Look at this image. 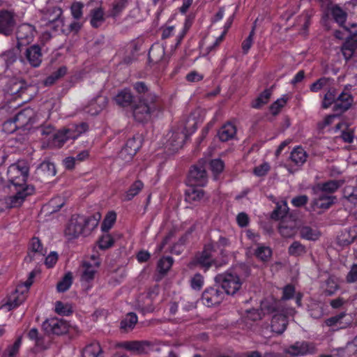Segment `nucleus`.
I'll return each instance as SVG.
<instances>
[{
  "label": "nucleus",
  "instance_id": "1",
  "mask_svg": "<svg viewBox=\"0 0 357 357\" xmlns=\"http://www.w3.org/2000/svg\"><path fill=\"white\" fill-rule=\"evenodd\" d=\"M261 311L264 314H273L271 327L272 331L277 334H281L286 330L289 317L295 313L294 309L284 307L281 301L273 298H267L261 301Z\"/></svg>",
  "mask_w": 357,
  "mask_h": 357
},
{
  "label": "nucleus",
  "instance_id": "2",
  "mask_svg": "<svg viewBox=\"0 0 357 357\" xmlns=\"http://www.w3.org/2000/svg\"><path fill=\"white\" fill-rule=\"evenodd\" d=\"M100 218V215L98 213L93 216L73 215L64 231L66 237L69 240H73L81 235L89 234L97 227Z\"/></svg>",
  "mask_w": 357,
  "mask_h": 357
},
{
  "label": "nucleus",
  "instance_id": "3",
  "mask_svg": "<svg viewBox=\"0 0 357 357\" xmlns=\"http://www.w3.org/2000/svg\"><path fill=\"white\" fill-rule=\"evenodd\" d=\"M160 109L159 98L155 93L149 92L140 98L138 103L133 106L132 114L136 121L144 122L149 120L152 115H156Z\"/></svg>",
  "mask_w": 357,
  "mask_h": 357
},
{
  "label": "nucleus",
  "instance_id": "4",
  "mask_svg": "<svg viewBox=\"0 0 357 357\" xmlns=\"http://www.w3.org/2000/svg\"><path fill=\"white\" fill-rule=\"evenodd\" d=\"M15 195L0 199V211L20 206L26 197L34 192L33 186H25L22 188H15Z\"/></svg>",
  "mask_w": 357,
  "mask_h": 357
},
{
  "label": "nucleus",
  "instance_id": "5",
  "mask_svg": "<svg viewBox=\"0 0 357 357\" xmlns=\"http://www.w3.org/2000/svg\"><path fill=\"white\" fill-rule=\"evenodd\" d=\"M9 182L15 188L28 186L26 181L29 175V167L24 163L11 165L7 171Z\"/></svg>",
  "mask_w": 357,
  "mask_h": 357
},
{
  "label": "nucleus",
  "instance_id": "6",
  "mask_svg": "<svg viewBox=\"0 0 357 357\" xmlns=\"http://www.w3.org/2000/svg\"><path fill=\"white\" fill-rule=\"evenodd\" d=\"M216 280L220 282L222 288L228 295L235 294L241 287L243 280L236 273L225 272L218 275Z\"/></svg>",
  "mask_w": 357,
  "mask_h": 357
},
{
  "label": "nucleus",
  "instance_id": "7",
  "mask_svg": "<svg viewBox=\"0 0 357 357\" xmlns=\"http://www.w3.org/2000/svg\"><path fill=\"white\" fill-rule=\"evenodd\" d=\"M215 251L214 245L209 243L205 245L204 250L197 253L189 266H199L200 268L207 271L213 266H218L216 261L213 258V253Z\"/></svg>",
  "mask_w": 357,
  "mask_h": 357
},
{
  "label": "nucleus",
  "instance_id": "8",
  "mask_svg": "<svg viewBox=\"0 0 357 357\" xmlns=\"http://www.w3.org/2000/svg\"><path fill=\"white\" fill-rule=\"evenodd\" d=\"M100 265V259L95 255L85 259L80 267L81 281L82 282H89L92 281L98 272Z\"/></svg>",
  "mask_w": 357,
  "mask_h": 357
},
{
  "label": "nucleus",
  "instance_id": "9",
  "mask_svg": "<svg viewBox=\"0 0 357 357\" xmlns=\"http://www.w3.org/2000/svg\"><path fill=\"white\" fill-rule=\"evenodd\" d=\"M141 145L142 140L139 136L133 137L128 139L126 145L121 150L119 158L125 162H130L141 147Z\"/></svg>",
  "mask_w": 357,
  "mask_h": 357
},
{
  "label": "nucleus",
  "instance_id": "10",
  "mask_svg": "<svg viewBox=\"0 0 357 357\" xmlns=\"http://www.w3.org/2000/svg\"><path fill=\"white\" fill-rule=\"evenodd\" d=\"M15 25L16 21L13 12L7 10H0V34L10 36Z\"/></svg>",
  "mask_w": 357,
  "mask_h": 357
},
{
  "label": "nucleus",
  "instance_id": "11",
  "mask_svg": "<svg viewBox=\"0 0 357 357\" xmlns=\"http://www.w3.org/2000/svg\"><path fill=\"white\" fill-rule=\"evenodd\" d=\"M225 298V293L216 287L205 289L202 294V302L208 307L219 305Z\"/></svg>",
  "mask_w": 357,
  "mask_h": 357
},
{
  "label": "nucleus",
  "instance_id": "12",
  "mask_svg": "<svg viewBox=\"0 0 357 357\" xmlns=\"http://www.w3.org/2000/svg\"><path fill=\"white\" fill-rule=\"evenodd\" d=\"M314 351L313 344L307 342H297L285 349L284 352L290 357H296L312 354Z\"/></svg>",
  "mask_w": 357,
  "mask_h": 357
},
{
  "label": "nucleus",
  "instance_id": "13",
  "mask_svg": "<svg viewBox=\"0 0 357 357\" xmlns=\"http://www.w3.org/2000/svg\"><path fill=\"white\" fill-rule=\"evenodd\" d=\"M35 29L32 25L29 24H23L19 26L16 33L18 47L31 43L33 41Z\"/></svg>",
  "mask_w": 357,
  "mask_h": 357
},
{
  "label": "nucleus",
  "instance_id": "14",
  "mask_svg": "<svg viewBox=\"0 0 357 357\" xmlns=\"http://www.w3.org/2000/svg\"><path fill=\"white\" fill-rule=\"evenodd\" d=\"M15 119L20 129H29L36 122V114L33 109L25 108L20 112Z\"/></svg>",
  "mask_w": 357,
  "mask_h": 357
},
{
  "label": "nucleus",
  "instance_id": "15",
  "mask_svg": "<svg viewBox=\"0 0 357 357\" xmlns=\"http://www.w3.org/2000/svg\"><path fill=\"white\" fill-rule=\"evenodd\" d=\"M43 326L45 329L50 333L56 335L66 333L69 330V324L63 319L52 318L47 320Z\"/></svg>",
  "mask_w": 357,
  "mask_h": 357
},
{
  "label": "nucleus",
  "instance_id": "16",
  "mask_svg": "<svg viewBox=\"0 0 357 357\" xmlns=\"http://www.w3.org/2000/svg\"><path fill=\"white\" fill-rule=\"evenodd\" d=\"M71 139L66 129L63 128L53 134V137L48 142H44L42 144L43 149L55 148L59 149L63 146L67 140Z\"/></svg>",
  "mask_w": 357,
  "mask_h": 357
},
{
  "label": "nucleus",
  "instance_id": "17",
  "mask_svg": "<svg viewBox=\"0 0 357 357\" xmlns=\"http://www.w3.org/2000/svg\"><path fill=\"white\" fill-rule=\"evenodd\" d=\"M167 137L166 147L174 152L183 146L186 135L183 132L176 131L169 132Z\"/></svg>",
  "mask_w": 357,
  "mask_h": 357
},
{
  "label": "nucleus",
  "instance_id": "18",
  "mask_svg": "<svg viewBox=\"0 0 357 357\" xmlns=\"http://www.w3.org/2000/svg\"><path fill=\"white\" fill-rule=\"evenodd\" d=\"M188 179L192 185L204 186L208 180L205 169L202 167H193L189 172Z\"/></svg>",
  "mask_w": 357,
  "mask_h": 357
},
{
  "label": "nucleus",
  "instance_id": "19",
  "mask_svg": "<svg viewBox=\"0 0 357 357\" xmlns=\"http://www.w3.org/2000/svg\"><path fill=\"white\" fill-rule=\"evenodd\" d=\"M24 56L28 63L33 68L40 66L42 62V52L38 45H33L26 49Z\"/></svg>",
  "mask_w": 357,
  "mask_h": 357
},
{
  "label": "nucleus",
  "instance_id": "20",
  "mask_svg": "<svg viewBox=\"0 0 357 357\" xmlns=\"http://www.w3.org/2000/svg\"><path fill=\"white\" fill-rule=\"evenodd\" d=\"M25 299L26 295L24 293L20 291V288H17L15 292L9 295L7 301L2 305L1 309L6 311H10L21 305Z\"/></svg>",
  "mask_w": 357,
  "mask_h": 357
},
{
  "label": "nucleus",
  "instance_id": "21",
  "mask_svg": "<svg viewBox=\"0 0 357 357\" xmlns=\"http://www.w3.org/2000/svg\"><path fill=\"white\" fill-rule=\"evenodd\" d=\"M122 346L124 349L128 351L136 352L137 354H143L150 349L151 344L150 342L146 340H135L125 342L122 344Z\"/></svg>",
  "mask_w": 357,
  "mask_h": 357
},
{
  "label": "nucleus",
  "instance_id": "22",
  "mask_svg": "<svg viewBox=\"0 0 357 357\" xmlns=\"http://www.w3.org/2000/svg\"><path fill=\"white\" fill-rule=\"evenodd\" d=\"M43 255V248L40 240L38 238H33L29 246V252L26 260L31 261L33 260L41 259Z\"/></svg>",
  "mask_w": 357,
  "mask_h": 357
},
{
  "label": "nucleus",
  "instance_id": "23",
  "mask_svg": "<svg viewBox=\"0 0 357 357\" xmlns=\"http://www.w3.org/2000/svg\"><path fill=\"white\" fill-rule=\"evenodd\" d=\"M107 98L104 96H98L90 101L85 108V112L91 115L98 114L107 105Z\"/></svg>",
  "mask_w": 357,
  "mask_h": 357
},
{
  "label": "nucleus",
  "instance_id": "24",
  "mask_svg": "<svg viewBox=\"0 0 357 357\" xmlns=\"http://www.w3.org/2000/svg\"><path fill=\"white\" fill-rule=\"evenodd\" d=\"M334 84L333 79L326 77H322L310 85V90L313 93H317L321 90H327Z\"/></svg>",
  "mask_w": 357,
  "mask_h": 357
},
{
  "label": "nucleus",
  "instance_id": "25",
  "mask_svg": "<svg viewBox=\"0 0 357 357\" xmlns=\"http://www.w3.org/2000/svg\"><path fill=\"white\" fill-rule=\"evenodd\" d=\"M295 227L296 222L294 221L282 220L280 224L279 231L283 237L291 238L296 233Z\"/></svg>",
  "mask_w": 357,
  "mask_h": 357
},
{
  "label": "nucleus",
  "instance_id": "26",
  "mask_svg": "<svg viewBox=\"0 0 357 357\" xmlns=\"http://www.w3.org/2000/svg\"><path fill=\"white\" fill-rule=\"evenodd\" d=\"M337 91L334 84L330 86L321 96L322 107L324 108L329 107L333 103L335 104L337 100Z\"/></svg>",
  "mask_w": 357,
  "mask_h": 357
},
{
  "label": "nucleus",
  "instance_id": "27",
  "mask_svg": "<svg viewBox=\"0 0 357 357\" xmlns=\"http://www.w3.org/2000/svg\"><path fill=\"white\" fill-rule=\"evenodd\" d=\"M236 133V128L231 123L225 124L218 131V136L221 141L227 142L234 138Z\"/></svg>",
  "mask_w": 357,
  "mask_h": 357
},
{
  "label": "nucleus",
  "instance_id": "28",
  "mask_svg": "<svg viewBox=\"0 0 357 357\" xmlns=\"http://www.w3.org/2000/svg\"><path fill=\"white\" fill-rule=\"evenodd\" d=\"M353 102L351 96L345 92H342L337 96V100L335 102V108L341 111H345L349 108Z\"/></svg>",
  "mask_w": 357,
  "mask_h": 357
},
{
  "label": "nucleus",
  "instance_id": "29",
  "mask_svg": "<svg viewBox=\"0 0 357 357\" xmlns=\"http://www.w3.org/2000/svg\"><path fill=\"white\" fill-rule=\"evenodd\" d=\"M82 357H102V349L99 342L88 344L83 350Z\"/></svg>",
  "mask_w": 357,
  "mask_h": 357
},
{
  "label": "nucleus",
  "instance_id": "30",
  "mask_svg": "<svg viewBox=\"0 0 357 357\" xmlns=\"http://www.w3.org/2000/svg\"><path fill=\"white\" fill-rule=\"evenodd\" d=\"M335 197L324 195L321 192L313 201V206L320 209H327L334 203Z\"/></svg>",
  "mask_w": 357,
  "mask_h": 357
},
{
  "label": "nucleus",
  "instance_id": "31",
  "mask_svg": "<svg viewBox=\"0 0 357 357\" xmlns=\"http://www.w3.org/2000/svg\"><path fill=\"white\" fill-rule=\"evenodd\" d=\"M307 158V153L300 146L294 149L290 155L291 160L298 166L303 165L306 162Z\"/></svg>",
  "mask_w": 357,
  "mask_h": 357
},
{
  "label": "nucleus",
  "instance_id": "32",
  "mask_svg": "<svg viewBox=\"0 0 357 357\" xmlns=\"http://www.w3.org/2000/svg\"><path fill=\"white\" fill-rule=\"evenodd\" d=\"M105 20L104 10L101 7L93 8L91 11L90 23L93 27H99L104 22Z\"/></svg>",
  "mask_w": 357,
  "mask_h": 357
},
{
  "label": "nucleus",
  "instance_id": "33",
  "mask_svg": "<svg viewBox=\"0 0 357 357\" xmlns=\"http://www.w3.org/2000/svg\"><path fill=\"white\" fill-rule=\"evenodd\" d=\"M117 105L126 107L130 105L133 100V96L130 90L123 89L119 92L114 98Z\"/></svg>",
  "mask_w": 357,
  "mask_h": 357
},
{
  "label": "nucleus",
  "instance_id": "34",
  "mask_svg": "<svg viewBox=\"0 0 357 357\" xmlns=\"http://www.w3.org/2000/svg\"><path fill=\"white\" fill-rule=\"evenodd\" d=\"M321 289L326 295L331 296L339 289L338 279L335 277H330L322 284Z\"/></svg>",
  "mask_w": 357,
  "mask_h": 357
},
{
  "label": "nucleus",
  "instance_id": "35",
  "mask_svg": "<svg viewBox=\"0 0 357 357\" xmlns=\"http://www.w3.org/2000/svg\"><path fill=\"white\" fill-rule=\"evenodd\" d=\"M138 319L136 314L128 313L121 322V328L128 332L134 328L137 323Z\"/></svg>",
  "mask_w": 357,
  "mask_h": 357
},
{
  "label": "nucleus",
  "instance_id": "36",
  "mask_svg": "<svg viewBox=\"0 0 357 357\" xmlns=\"http://www.w3.org/2000/svg\"><path fill=\"white\" fill-rule=\"evenodd\" d=\"M342 185L339 181H329L322 184H319L317 187V192L333 193L336 191Z\"/></svg>",
  "mask_w": 357,
  "mask_h": 357
},
{
  "label": "nucleus",
  "instance_id": "37",
  "mask_svg": "<svg viewBox=\"0 0 357 357\" xmlns=\"http://www.w3.org/2000/svg\"><path fill=\"white\" fill-rule=\"evenodd\" d=\"M66 129L69 137L72 139H75L88 130V126L85 123H81L78 125H73Z\"/></svg>",
  "mask_w": 357,
  "mask_h": 357
},
{
  "label": "nucleus",
  "instance_id": "38",
  "mask_svg": "<svg viewBox=\"0 0 357 357\" xmlns=\"http://www.w3.org/2000/svg\"><path fill=\"white\" fill-rule=\"evenodd\" d=\"M39 174L45 177H52L56 174L54 165L50 162H43L38 169Z\"/></svg>",
  "mask_w": 357,
  "mask_h": 357
},
{
  "label": "nucleus",
  "instance_id": "39",
  "mask_svg": "<svg viewBox=\"0 0 357 357\" xmlns=\"http://www.w3.org/2000/svg\"><path fill=\"white\" fill-rule=\"evenodd\" d=\"M165 55V49L162 45H155L150 49L149 56L153 62L160 61Z\"/></svg>",
  "mask_w": 357,
  "mask_h": 357
},
{
  "label": "nucleus",
  "instance_id": "40",
  "mask_svg": "<svg viewBox=\"0 0 357 357\" xmlns=\"http://www.w3.org/2000/svg\"><path fill=\"white\" fill-rule=\"evenodd\" d=\"M21 344L22 337L20 336L13 344L8 346L5 349L2 354V357H15L19 353Z\"/></svg>",
  "mask_w": 357,
  "mask_h": 357
},
{
  "label": "nucleus",
  "instance_id": "41",
  "mask_svg": "<svg viewBox=\"0 0 357 357\" xmlns=\"http://www.w3.org/2000/svg\"><path fill=\"white\" fill-rule=\"evenodd\" d=\"M272 255L271 248L268 246L259 245L255 250V255L260 260L266 261L269 260Z\"/></svg>",
  "mask_w": 357,
  "mask_h": 357
},
{
  "label": "nucleus",
  "instance_id": "42",
  "mask_svg": "<svg viewBox=\"0 0 357 357\" xmlns=\"http://www.w3.org/2000/svg\"><path fill=\"white\" fill-rule=\"evenodd\" d=\"M271 96L270 90L264 91L252 102V107L255 109H259L263 105H266Z\"/></svg>",
  "mask_w": 357,
  "mask_h": 357
},
{
  "label": "nucleus",
  "instance_id": "43",
  "mask_svg": "<svg viewBox=\"0 0 357 357\" xmlns=\"http://www.w3.org/2000/svg\"><path fill=\"white\" fill-rule=\"evenodd\" d=\"M344 197L354 204H357V183L356 185H347L344 189Z\"/></svg>",
  "mask_w": 357,
  "mask_h": 357
},
{
  "label": "nucleus",
  "instance_id": "44",
  "mask_svg": "<svg viewBox=\"0 0 357 357\" xmlns=\"http://www.w3.org/2000/svg\"><path fill=\"white\" fill-rule=\"evenodd\" d=\"M143 187H144V184L141 181H139V180L136 181L134 183H132L131 185L130 188L126 192L125 199L126 200L132 199L135 196H136L142 190Z\"/></svg>",
  "mask_w": 357,
  "mask_h": 357
},
{
  "label": "nucleus",
  "instance_id": "45",
  "mask_svg": "<svg viewBox=\"0 0 357 357\" xmlns=\"http://www.w3.org/2000/svg\"><path fill=\"white\" fill-rule=\"evenodd\" d=\"M300 234L303 238L310 241H315L318 239L320 236L319 232L317 229H313L309 227H302L300 231Z\"/></svg>",
  "mask_w": 357,
  "mask_h": 357
},
{
  "label": "nucleus",
  "instance_id": "46",
  "mask_svg": "<svg viewBox=\"0 0 357 357\" xmlns=\"http://www.w3.org/2000/svg\"><path fill=\"white\" fill-rule=\"evenodd\" d=\"M174 259L171 257L161 258L158 263V270L160 273L166 274L172 267Z\"/></svg>",
  "mask_w": 357,
  "mask_h": 357
},
{
  "label": "nucleus",
  "instance_id": "47",
  "mask_svg": "<svg viewBox=\"0 0 357 357\" xmlns=\"http://www.w3.org/2000/svg\"><path fill=\"white\" fill-rule=\"evenodd\" d=\"M73 283V275L71 273H66L61 281L57 284L56 289L59 292L67 291Z\"/></svg>",
  "mask_w": 357,
  "mask_h": 357
},
{
  "label": "nucleus",
  "instance_id": "48",
  "mask_svg": "<svg viewBox=\"0 0 357 357\" xmlns=\"http://www.w3.org/2000/svg\"><path fill=\"white\" fill-rule=\"evenodd\" d=\"M105 232V233L102 235L98 241V246L102 250H106L111 248L114 243V239L112 236L107 233V231Z\"/></svg>",
  "mask_w": 357,
  "mask_h": 357
},
{
  "label": "nucleus",
  "instance_id": "49",
  "mask_svg": "<svg viewBox=\"0 0 357 357\" xmlns=\"http://www.w3.org/2000/svg\"><path fill=\"white\" fill-rule=\"evenodd\" d=\"M331 13L335 21L339 24L340 26H343L346 20L347 13L337 6L333 7L331 10Z\"/></svg>",
  "mask_w": 357,
  "mask_h": 357
},
{
  "label": "nucleus",
  "instance_id": "50",
  "mask_svg": "<svg viewBox=\"0 0 357 357\" xmlns=\"http://www.w3.org/2000/svg\"><path fill=\"white\" fill-rule=\"evenodd\" d=\"M116 219V214L114 211L109 212L101 225V229L102 231H108L114 224Z\"/></svg>",
  "mask_w": 357,
  "mask_h": 357
},
{
  "label": "nucleus",
  "instance_id": "51",
  "mask_svg": "<svg viewBox=\"0 0 357 357\" xmlns=\"http://www.w3.org/2000/svg\"><path fill=\"white\" fill-rule=\"evenodd\" d=\"M67 73V68L66 66L60 67L56 71L53 73L50 76L47 77L45 81V85H51L55 82L56 80L63 77Z\"/></svg>",
  "mask_w": 357,
  "mask_h": 357
},
{
  "label": "nucleus",
  "instance_id": "52",
  "mask_svg": "<svg viewBox=\"0 0 357 357\" xmlns=\"http://www.w3.org/2000/svg\"><path fill=\"white\" fill-rule=\"evenodd\" d=\"M25 90H26V85L22 81H15L10 88V93L17 96H21Z\"/></svg>",
  "mask_w": 357,
  "mask_h": 357
},
{
  "label": "nucleus",
  "instance_id": "53",
  "mask_svg": "<svg viewBox=\"0 0 357 357\" xmlns=\"http://www.w3.org/2000/svg\"><path fill=\"white\" fill-rule=\"evenodd\" d=\"M306 252V249L298 241H294L289 248V253L294 256L303 255Z\"/></svg>",
  "mask_w": 357,
  "mask_h": 357
},
{
  "label": "nucleus",
  "instance_id": "54",
  "mask_svg": "<svg viewBox=\"0 0 357 357\" xmlns=\"http://www.w3.org/2000/svg\"><path fill=\"white\" fill-rule=\"evenodd\" d=\"M55 312L59 314L66 316L72 312V309L70 305L56 301L55 303Z\"/></svg>",
  "mask_w": 357,
  "mask_h": 357
},
{
  "label": "nucleus",
  "instance_id": "55",
  "mask_svg": "<svg viewBox=\"0 0 357 357\" xmlns=\"http://www.w3.org/2000/svg\"><path fill=\"white\" fill-rule=\"evenodd\" d=\"M84 5L80 2H74L70 7L71 15L74 19L78 20L82 18Z\"/></svg>",
  "mask_w": 357,
  "mask_h": 357
},
{
  "label": "nucleus",
  "instance_id": "56",
  "mask_svg": "<svg viewBox=\"0 0 357 357\" xmlns=\"http://www.w3.org/2000/svg\"><path fill=\"white\" fill-rule=\"evenodd\" d=\"M3 131L8 134L13 133L16 130L20 129L15 119H10L3 123Z\"/></svg>",
  "mask_w": 357,
  "mask_h": 357
},
{
  "label": "nucleus",
  "instance_id": "57",
  "mask_svg": "<svg viewBox=\"0 0 357 357\" xmlns=\"http://www.w3.org/2000/svg\"><path fill=\"white\" fill-rule=\"evenodd\" d=\"M287 99L285 98H281L274 102L270 107V110L272 114H278L281 109L286 105Z\"/></svg>",
  "mask_w": 357,
  "mask_h": 357
},
{
  "label": "nucleus",
  "instance_id": "58",
  "mask_svg": "<svg viewBox=\"0 0 357 357\" xmlns=\"http://www.w3.org/2000/svg\"><path fill=\"white\" fill-rule=\"evenodd\" d=\"M204 277L199 274H195L190 280V285L193 289L200 290L204 285Z\"/></svg>",
  "mask_w": 357,
  "mask_h": 357
},
{
  "label": "nucleus",
  "instance_id": "59",
  "mask_svg": "<svg viewBox=\"0 0 357 357\" xmlns=\"http://www.w3.org/2000/svg\"><path fill=\"white\" fill-rule=\"evenodd\" d=\"M310 315L314 319H319L323 315V307L320 303H312L310 307Z\"/></svg>",
  "mask_w": 357,
  "mask_h": 357
},
{
  "label": "nucleus",
  "instance_id": "60",
  "mask_svg": "<svg viewBox=\"0 0 357 357\" xmlns=\"http://www.w3.org/2000/svg\"><path fill=\"white\" fill-rule=\"evenodd\" d=\"M187 197L190 201H199L204 197V191L193 188L187 192Z\"/></svg>",
  "mask_w": 357,
  "mask_h": 357
},
{
  "label": "nucleus",
  "instance_id": "61",
  "mask_svg": "<svg viewBox=\"0 0 357 357\" xmlns=\"http://www.w3.org/2000/svg\"><path fill=\"white\" fill-rule=\"evenodd\" d=\"M175 25L167 24L161 28V37L162 39H167L174 36L176 31Z\"/></svg>",
  "mask_w": 357,
  "mask_h": 357
},
{
  "label": "nucleus",
  "instance_id": "62",
  "mask_svg": "<svg viewBox=\"0 0 357 357\" xmlns=\"http://www.w3.org/2000/svg\"><path fill=\"white\" fill-rule=\"evenodd\" d=\"M64 204V202L61 197L53 198L48 203L47 206L52 208L51 212H56L59 211Z\"/></svg>",
  "mask_w": 357,
  "mask_h": 357
},
{
  "label": "nucleus",
  "instance_id": "63",
  "mask_svg": "<svg viewBox=\"0 0 357 357\" xmlns=\"http://www.w3.org/2000/svg\"><path fill=\"white\" fill-rule=\"evenodd\" d=\"M210 165L211 171L215 174V176L216 174L222 172L224 169V163L221 160L219 159L211 160Z\"/></svg>",
  "mask_w": 357,
  "mask_h": 357
},
{
  "label": "nucleus",
  "instance_id": "64",
  "mask_svg": "<svg viewBox=\"0 0 357 357\" xmlns=\"http://www.w3.org/2000/svg\"><path fill=\"white\" fill-rule=\"evenodd\" d=\"M126 0H120L119 1L114 3L110 12L109 16L115 17L118 15L125 8Z\"/></svg>",
  "mask_w": 357,
  "mask_h": 357
}]
</instances>
